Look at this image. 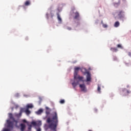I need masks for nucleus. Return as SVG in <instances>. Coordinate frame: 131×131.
Returning <instances> with one entry per match:
<instances>
[{
    "mask_svg": "<svg viewBox=\"0 0 131 131\" xmlns=\"http://www.w3.org/2000/svg\"><path fill=\"white\" fill-rule=\"evenodd\" d=\"M47 122L49 124L48 126L49 128L52 129V130L56 131L57 124H58V114L57 112H54V115L52 117V120L50 117L48 118Z\"/></svg>",
    "mask_w": 131,
    "mask_h": 131,
    "instance_id": "obj_1",
    "label": "nucleus"
},
{
    "mask_svg": "<svg viewBox=\"0 0 131 131\" xmlns=\"http://www.w3.org/2000/svg\"><path fill=\"white\" fill-rule=\"evenodd\" d=\"M80 68L75 67L74 68V78L75 80H77L76 82L74 81L72 83V85L74 87L76 86L78 84H79V81H83V77L78 75V71H79Z\"/></svg>",
    "mask_w": 131,
    "mask_h": 131,
    "instance_id": "obj_2",
    "label": "nucleus"
},
{
    "mask_svg": "<svg viewBox=\"0 0 131 131\" xmlns=\"http://www.w3.org/2000/svg\"><path fill=\"white\" fill-rule=\"evenodd\" d=\"M118 16L119 17V19H120V20H122V21H123L124 19H125L124 11H123V10H120L118 12Z\"/></svg>",
    "mask_w": 131,
    "mask_h": 131,
    "instance_id": "obj_3",
    "label": "nucleus"
},
{
    "mask_svg": "<svg viewBox=\"0 0 131 131\" xmlns=\"http://www.w3.org/2000/svg\"><path fill=\"white\" fill-rule=\"evenodd\" d=\"M86 81H91L92 80V77L91 76V73L87 72L86 73Z\"/></svg>",
    "mask_w": 131,
    "mask_h": 131,
    "instance_id": "obj_4",
    "label": "nucleus"
},
{
    "mask_svg": "<svg viewBox=\"0 0 131 131\" xmlns=\"http://www.w3.org/2000/svg\"><path fill=\"white\" fill-rule=\"evenodd\" d=\"M79 86L82 92H86V88L85 87V85H84V84H80Z\"/></svg>",
    "mask_w": 131,
    "mask_h": 131,
    "instance_id": "obj_5",
    "label": "nucleus"
},
{
    "mask_svg": "<svg viewBox=\"0 0 131 131\" xmlns=\"http://www.w3.org/2000/svg\"><path fill=\"white\" fill-rule=\"evenodd\" d=\"M19 126H20V130L24 131L25 128H26V125L24 123L20 124Z\"/></svg>",
    "mask_w": 131,
    "mask_h": 131,
    "instance_id": "obj_6",
    "label": "nucleus"
},
{
    "mask_svg": "<svg viewBox=\"0 0 131 131\" xmlns=\"http://www.w3.org/2000/svg\"><path fill=\"white\" fill-rule=\"evenodd\" d=\"M46 117H48V116H49V115L50 114V113H51V110H50V108L47 106L46 107Z\"/></svg>",
    "mask_w": 131,
    "mask_h": 131,
    "instance_id": "obj_7",
    "label": "nucleus"
},
{
    "mask_svg": "<svg viewBox=\"0 0 131 131\" xmlns=\"http://www.w3.org/2000/svg\"><path fill=\"white\" fill-rule=\"evenodd\" d=\"M7 124L8 127H13L14 125L13 122H11L10 120H7Z\"/></svg>",
    "mask_w": 131,
    "mask_h": 131,
    "instance_id": "obj_8",
    "label": "nucleus"
},
{
    "mask_svg": "<svg viewBox=\"0 0 131 131\" xmlns=\"http://www.w3.org/2000/svg\"><path fill=\"white\" fill-rule=\"evenodd\" d=\"M74 14V19H78V18H79V13H78V12H75Z\"/></svg>",
    "mask_w": 131,
    "mask_h": 131,
    "instance_id": "obj_9",
    "label": "nucleus"
},
{
    "mask_svg": "<svg viewBox=\"0 0 131 131\" xmlns=\"http://www.w3.org/2000/svg\"><path fill=\"white\" fill-rule=\"evenodd\" d=\"M110 50L113 53H116V52L118 51V49H117V48H111Z\"/></svg>",
    "mask_w": 131,
    "mask_h": 131,
    "instance_id": "obj_10",
    "label": "nucleus"
},
{
    "mask_svg": "<svg viewBox=\"0 0 131 131\" xmlns=\"http://www.w3.org/2000/svg\"><path fill=\"white\" fill-rule=\"evenodd\" d=\"M33 108V105L31 104H28L26 106V109L29 110L30 108Z\"/></svg>",
    "mask_w": 131,
    "mask_h": 131,
    "instance_id": "obj_11",
    "label": "nucleus"
},
{
    "mask_svg": "<svg viewBox=\"0 0 131 131\" xmlns=\"http://www.w3.org/2000/svg\"><path fill=\"white\" fill-rule=\"evenodd\" d=\"M42 112H43V110H42V109H40L37 112H36V113L38 115H40V114H41V113H42Z\"/></svg>",
    "mask_w": 131,
    "mask_h": 131,
    "instance_id": "obj_12",
    "label": "nucleus"
},
{
    "mask_svg": "<svg viewBox=\"0 0 131 131\" xmlns=\"http://www.w3.org/2000/svg\"><path fill=\"white\" fill-rule=\"evenodd\" d=\"M25 112L27 114V115H29V114H30V113H31L30 111H29V110H28L27 108L26 109V110L25 111Z\"/></svg>",
    "mask_w": 131,
    "mask_h": 131,
    "instance_id": "obj_13",
    "label": "nucleus"
},
{
    "mask_svg": "<svg viewBox=\"0 0 131 131\" xmlns=\"http://www.w3.org/2000/svg\"><path fill=\"white\" fill-rule=\"evenodd\" d=\"M57 19L59 22H62V18H61V17L60 16V14L59 13H57Z\"/></svg>",
    "mask_w": 131,
    "mask_h": 131,
    "instance_id": "obj_14",
    "label": "nucleus"
},
{
    "mask_svg": "<svg viewBox=\"0 0 131 131\" xmlns=\"http://www.w3.org/2000/svg\"><path fill=\"white\" fill-rule=\"evenodd\" d=\"M25 6H30V1H26V2L25 3Z\"/></svg>",
    "mask_w": 131,
    "mask_h": 131,
    "instance_id": "obj_15",
    "label": "nucleus"
},
{
    "mask_svg": "<svg viewBox=\"0 0 131 131\" xmlns=\"http://www.w3.org/2000/svg\"><path fill=\"white\" fill-rule=\"evenodd\" d=\"M120 25V24L119 23V21H116L114 24L115 27H118Z\"/></svg>",
    "mask_w": 131,
    "mask_h": 131,
    "instance_id": "obj_16",
    "label": "nucleus"
},
{
    "mask_svg": "<svg viewBox=\"0 0 131 131\" xmlns=\"http://www.w3.org/2000/svg\"><path fill=\"white\" fill-rule=\"evenodd\" d=\"M31 124L33 125L34 126H36L37 125V123L35 121H32L31 123Z\"/></svg>",
    "mask_w": 131,
    "mask_h": 131,
    "instance_id": "obj_17",
    "label": "nucleus"
},
{
    "mask_svg": "<svg viewBox=\"0 0 131 131\" xmlns=\"http://www.w3.org/2000/svg\"><path fill=\"white\" fill-rule=\"evenodd\" d=\"M101 23L102 24V26L104 28H107V27H108V26L106 24H103V21H102Z\"/></svg>",
    "mask_w": 131,
    "mask_h": 131,
    "instance_id": "obj_18",
    "label": "nucleus"
},
{
    "mask_svg": "<svg viewBox=\"0 0 131 131\" xmlns=\"http://www.w3.org/2000/svg\"><path fill=\"white\" fill-rule=\"evenodd\" d=\"M9 117L10 119H13L14 117H13V115L12 114H9Z\"/></svg>",
    "mask_w": 131,
    "mask_h": 131,
    "instance_id": "obj_19",
    "label": "nucleus"
},
{
    "mask_svg": "<svg viewBox=\"0 0 131 131\" xmlns=\"http://www.w3.org/2000/svg\"><path fill=\"white\" fill-rule=\"evenodd\" d=\"M97 91L99 93H101V87H100V86H99V85L98 86Z\"/></svg>",
    "mask_w": 131,
    "mask_h": 131,
    "instance_id": "obj_20",
    "label": "nucleus"
},
{
    "mask_svg": "<svg viewBox=\"0 0 131 131\" xmlns=\"http://www.w3.org/2000/svg\"><path fill=\"white\" fill-rule=\"evenodd\" d=\"M117 48H119L120 49H122V46H121V45L120 44H118L117 46Z\"/></svg>",
    "mask_w": 131,
    "mask_h": 131,
    "instance_id": "obj_21",
    "label": "nucleus"
},
{
    "mask_svg": "<svg viewBox=\"0 0 131 131\" xmlns=\"http://www.w3.org/2000/svg\"><path fill=\"white\" fill-rule=\"evenodd\" d=\"M60 104H64V103H65V100H61L60 101Z\"/></svg>",
    "mask_w": 131,
    "mask_h": 131,
    "instance_id": "obj_22",
    "label": "nucleus"
},
{
    "mask_svg": "<svg viewBox=\"0 0 131 131\" xmlns=\"http://www.w3.org/2000/svg\"><path fill=\"white\" fill-rule=\"evenodd\" d=\"M20 112H21V113H23V112H25V111H24V108H20Z\"/></svg>",
    "mask_w": 131,
    "mask_h": 131,
    "instance_id": "obj_23",
    "label": "nucleus"
},
{
    "mask_svg": "<svg viewBox=\"0 0 131 131\" xmlns=\"http://www.w3.org/2000/svg\"><path fill=\"white\" fill-rule=\"evenodd\" d=\"M31 127H32V125H29V127H28L29 130H31Z\"/></svg>",
    "mask_w": 131,
    "mask_h": 131,
    "instance_id": "obj_24",
    "label": "nucleus"
},
{
    "mask_svg": "<svg viewBox=\"0 0 131 131\" xmlns=\"http://www.w3.org/2000/svg\"><path fill=\"white\" fill-rule=\"evenodd\" d=\"M22 122H24V123H27V121L25 119L22 120Z\"/></svg>",
    "mask_w": 131,
    "mask_h": 131,
    "instance_id": "obj_25",
    "label": "nucleus"
},
{
    "mask_svg": "<svg viewBox=\"0 0 131 131\" xmlns=\"http://www.w3.org/2000/svg\"><path fill=\"white\" fill-rule=\"evenodd\" d=\"M113 60L114 61H117V57L116 56H114Z\"/></svg>",
    "mask_w": 131,
    "mask_h": 131,
    "instance_id": "obj_26",
    "label": "nucleus"
},
{
    "mask_svg": "<svg viewBox=\"0 0 131 131\" xmlns=\"http://www.w3.org/2000/svg\"><path fill=\"white\" fill-rule=\"evenodd\" d=\"M67 29H68V30H71L72 28H71V27H67Z\"/></svg>",
    "mask_w": 131,
    "mask_h": 131,
    "instance_id": "obj_27",
    "label": "nucleus"
},
{
    "mask_svg": "<svg viewBox=\"0 0 131 131\" xmlns=\"http://www.w3.org/2000/svg\"><path fill=\"white\" fill-rule=\"evenodd\" d=\"M13 122H15V123H16V124L18 123V121L15 120L14 118L13 119Z\"/></svg>",
    "mask_w": 131,
    "mask_h": 131,
    "instance_id": "obj_28",
    "label": "nucleus"
},
{
    "mask_svg": "<svg viewBox=\"0 0 131 131\" xmlns=\"http://www.w3.org/2000/svg\"><path fill=\"white\" fill-rule=\"evenodd\" d=\"M3 131H11V130H10V129L5 128L3 130Z\"/></svg>",
    "mask_w": 131,
    "mask_h": 131,
    "instance_id": "obj_29",
    "label": "nucleus"
},
{
    "mask_svg": "<svg viewBox=\"0 0 131 131\" xmlns=\"http://www.w3.org/2000/svg\"><path fill=\"white\" fill-rule=\"evenodd\" d=\"M118 6H119V4H118V3H116L114 4L115 7Z\"/></svg>",
    "mask_w": 131,
    "mask_h": 131,
    "instance_id": "obj_30",
    "label": "nucleus"
},
{
    "mask_svg": "<svg viewBox=\"0 0 131 131\" xmlns=\"http://www.w3.org/2000/svg\"><path fill=\"white\" fill-rule=\"evenodd\" d=\"M125 91H126V89L124 88L122 90V92H125Z\"/></svg>",
    "mask_w": 131,
    "mask_h": 131,
    "instance_id": "obj_31",
    "label": "nucleus"
},
{
    "mask_svg": "<svg viewBox=\"0 0 131 131\" xmlns=\"http://www.w3.org/2000/svg\"><path fill=\"white\" fill-rule=\"evenodd\" d=\"M19 116H21V115H22V113H21V112H19V113L18 114Z\"/></svg>",
    "mask_w": 131,
    "mask_h": 131,
    "instance_id": "obj_32",
    "label": "nucleus"
},
{
    "mask_svg": "<svg viewBox=\"0 0 131 131\" xmlns=\"http://www.w3.org/2000/svg\"><path fill=\"white\" fill-rule=\"evenodd\" d=\"M37 131H41L40 128H38V129H37Z\"/></svg>",
    "mask_w": 131,
    "mask_h": 131,
    "instance_id": "obj_33",
    "label": "nucleus"
},
{
    "mask_svg": "<svg viewBox=\"0 0 131 131\" xmlns=\"http://www.w3.org/2000/svg\"><path fill=\"white\" fill-rule=\"evenodd\" d=\"M127 94H129V93H130V92H129L128 90H127Z\"/></svg>",
    "mask_w": 131,
    "mask_h": 131,
    "instance_id": "obj_34",
    "label": "nucleus"
},
{
    "mask_svg": "<svg viewBox=\"0 0 131 131\" xmlns=\"http://www.w3.org/2000/svg\"><path fill=\"white\" fill-rule=\"evenodd\" d=\"M127 88H128V85L127 86Z\"/></svg>",
    "mask_w": 131,
    "mask_h": 131,
    "instance_id": "obj_35",
    "label": "nucleus"
},
{
    "mask_svg": "<svg viewBox=\"0 0 131 131\" xmlns=\"http://www.w3.org/2000/svg\"><path fill=\"white\" fill-rule=\"evenodd\" d=\"M89 131H92V130H89Z\"/></svg>",
    "mask_w": 131,
    "mask_h": 131,
    "instance_id": "obj_36",
    "label": "nucleus"
}]
</instances>
